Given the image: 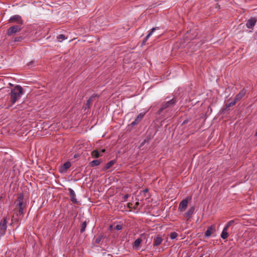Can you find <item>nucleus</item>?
Returning a JSON list of instances; mask_svg holds the SVG:
<instances>
[{"mask_svg":"<svg viewBox=\"0 0 257 257\" xmlns=\"http://www.w3.org/2000/svg\"><path fill=\"white\" fill-rule=\"evenodd\" d=\"M176 102L177 100L175 98H173L171 100L167 102H163L162 104L161 107L158 111V114H160L162 111L164 110L173 107L176 103Z\"/></svg>","mask_w":257,"mask_h":257,"instance_id":"obj_2","label":"nucleus"},{"mask_svg":"<svg viewBox=\"0 0 257 257\" xmlns=\"http://www.w3.org/2000/svg\"><path fill=\"white\" fill-rule=\"evenodd\" d=\"M236 102H237L235 100H234L233 101H232L229 103L226 104V107H225V110H228L229 109V107L234 105Z\"/></svg>","mask_w":257,"mask_h":257,"instance_id":"obj_23","label":"nucleus"},{"mask_svg":"<svg viewBox=\"0 0 257 257\" xmlns=\"http://www.w3.org/2000/svg\"><path fill=\"white\" fill-rule=\"evenodd\" d=\"M105 152V149H103L99 151L97 150H93L91 152V156L92 157L95 158H98L100 156H102V154Z\"/></svg>","mask_w":257,"mask_h":257,"instance_id":"obj_8","label":"nucleus"},{"mask_svg":"<svg viewBox=\"0 0 257 257\" xmlns=\"http://www.w3.org/2000/svg\"><path fill=\"white\" fill-rule=\"evenodd\" d=\"M148 189H144L142 191V192L145 194L147 192H148Z\"/></svg>","mask_w":257,"mask_h":257,"instance_id":"obj_32","label":"nucleus"},{"mask_svg":"<svg viewBox=\"0 0 257 257\" xmlns=\"http://www.w3.org/2000/svg\"><path fill=\"white\" fill-rule=\"evenodd\" d=\"M234 223V221L233 220H230L229 221H228L227 222V223L226 224V225L224 227H226V229H228V228L231 226Z\"/></svg>","mask_w":257,"mask_h":257,"instance_id":"obj_27","label":"nucleus"},{"mask_svg":"<svg viewBox=\"0 0 257 257\" xmlns=\"http://www.w3.org/2000/svg\"><path fill=\"white\" fill-rule=\"evenodd\" d=\"M71 167V163L69 162H65L59 169L61 173H65L67 170Z\"/></svg>","mask_w":257,"mask_h":257,"instance_id":"obj_14","label":"nucleus"},{"mask_svg":"<svg viewBox=\"0 0 257 257\" xmlns=\"http://www.w3.org/2000/svg\"><path fill=\"white\" fill-rule=\"evenodd\" d=\"M132 205V203H128V204H127V207H128V208H131V205Z\"/></svg>","mask_w":257,"mask_h":257,"instance_id":"obj_34","label":"nucleus"},{"mask_svg":"<svg viewBox=\"0 0 257 257\" xmlns=\"http://www.w3.org/2000/svg\"><path fill=\"white\" fill-rule=\"evenodd\" d=\"M14 22H16L18 24H21L23 23V21L21 19V17L17 15L11 17L9 20V23H13Z\"/></svg>","mask_w":257,"mask_h":257,"instance_id":"obj_10","label":"nucleus"},{"mask_svg":"<svg viewBox=\"0 0 257 257\" xmlns=\"http://www.w3.org/2000/svg\"><path fill=\"white\" fill-rule=\"evenodd\" d=\"M256 22V20L255 18H250L246 22V27L249 29L252 28L255 25Z\"/></svg>","mask_w":257,"mask_h":257,"instance_id":"obj_16","label":"nucleus"},{"mask_svg":"<svg viewBox=\"0 0 257 257\" xmlns=\"http://www.w3.org/2000/svg\"><path fill=\"white\" fill-rule=\"evenodd\" d=\"M34 63V61H32L31 62H30L28 64V66H31L33 63Z\"/></svg>","mask_w":257,"mask_h":257,"instance_id":"obj_33","label":"nucleus"},{"mask_svg":"<svg viewBox=\"0 0 257 257\" xmlns=\"http://www.w3.org/2000/svg\"><path fill=\"white\" fill-rule=\"evenodd\" d=\"M19 40V38H15L14 41L17 42Z\"/></svg>","mask_w":257,"mask_h":257,"instance_id":"obj_35","label":"nucleus"},{"mask_svg":"<svg viewBox=\"0 0 257 257\" xmlns=\"http://www.w3.org/2000/svg\"><path fill=\"white\" fill-rule=\"evenodd\" d=\"M87 221H85L82 223V224L80 225V232L83 233L85 231L86 226H87Z\"/></svg>","mask_w":257,"mask_h":257,"instance_id":"obj_22","label":"nucleus"},{"mask_svg":"<svg viewBox=\"0 0 257 257\" xmlns=\"http://www.w3.org/2000/svg\"><path fill=\"white\" fill-rule=\"evenodd\" d=\"M97 97V96L96 95L93 94L88 99V100L87 101V103L85 104V109H86V108L90 107V105L92 103V102Z\"/></svg>","mask_w":257,"mask_h":257,"instance_id":"obj_18","label":"nucleus"},{"mask_svg":"<svg viewBox=\"0 0 257 257\" xmlns=\"http://www.w3.org/2000/svg\"><path fill=\"white\" fill-rule=\"evenodd\" d=\"M23 88L19 85H16L11 91V106L16 103L23 94Z\"/></svg>","mask_w":257,"mask_h":257,"instance_id":"obj_1","label":"nucleus"},{"mask_svg":"<svg viewBox=\"0 0 257 257\" xmlns=\"http://www.w3.org/2000/svg\"><path fill=\"white\" fill-rule=\"evenodd\" d=\"M159 30V27H154L149 32L148 34L146 36V37L144 39L142 42V45H145L146 42L148 41V39L152 35L156 30Z\"/></svg>","mask_w":257,"mask_h":257,"instance_id":"obj_12","label":"nucleus"},{"mask_svg":"<svg viewBox=\"0 0 257 257\" xmlns=\"http://www.w3.org/2000/svg\"><path fill=\"white\" fill-rule=\"evenodd\" d=\"M199 257H202V256H199Z\"/></svg>","mask_w":257,"mask_h":257,"instance_id":"obj_37","label":"nucleus"},{"mask_svg":"<svg viewBox=\"0 0 257 257\" xmlns=\"http://www.w3.org/2000/svg\"><path fill=\"white\" fill-rule=\"evenodd\" d=\"M227 230L228 229H226V227H224L221 233V237L223 239H226L228 236Z\"/></svg>","mask_w":257,"mask_h":257,"instance_id":"obj_20","label":"nucleus"},{"mask_svg":"<svg viewBox=\"0 0 257 257\" xmlns=\"http://www.w3.org/2000/svg\"><path fill=\"white\" fill-rule=\"evenodd\" d=\"M178 236V234L176 232H172L170 234V238L172 239H175Z\"/></svg>","mask_w":257,"mask_h":257,"instance_id":"obj_26","label":"nucleus"},{"mask_svg":"<svg viewBox=\"0 0 257 257\" xmlns=\"http://www.w3.org/2000/svg\"><path fill=\"white\" fill-rule=\"evenodd\" d=\"M139 202H138H138H137L135 203V206H134V208H135V209H136V208H137L138 206L139 205Z\"/></svg>","mask_w":257,"mask_h":257,"instance_id":"obj_29","label":"nucleus"},{"mask_svg":"<svg viewBox=\"0 0 257 257\" xmlns=\"http://www.w3.org/2000/svg\"><path fill=\"white\" fill-rule=\"evenodd\" d=\"M68 190H69V195L70 197L71 201L73 203L77 204L78 203V201L76 198V194L75 193V192L71 188H69Z\"/></svg>","mask_w":257,"mask_h":257,"instance_id":"obj_13","label":"nucleus"},{"mask_svg":"<svg viewBox=\"0 0 257 257\" xmlns=\"http://www.w3.org/2000/svg\"><path fill=\"white\" fill-rule=\"evenodd\" d=\"M128 196H129L128 194H125L123 197L124 199H125V200L128 197Z\"/></svg>","mask_w":257,"mask_h":257,"instance_id":"obj_31","label":"nucleus"},{"mask_svg":"<svg viewBox=\"0 0 257 257\" xmlns=\"http://www.w3.org/2000/svg\"><path fill=\"white\" fill-rule=\"evenodd\" d=\"M101 240V238L100 237H98L96 239V243H99Z\"/></svg>","mask_w":257,"mask_h":257,"instance_id":"obj_30","label":"nucleus"},{"mask_svg":"<svg viewBox=\"0 0 257 257\" xmlns=\"http://www.w3.org/2000/svg\"><path fill=\"white\" fill-rule=\"evenodd\" d=\"M191 200V197H188L186 199H183L179 204V209L180 211L183 212L187 208L188 202Z\"/></svg>","mask_w":257,"mask_h":257,"instance_id":"obj_5","label":"nucleus"},{"mask_svg":"<svg viewBox=\"0 0 257 257\" xmlns=\"http://www.w3.org/2000/svg\"><path fill=\"white\" fill-rule=\"evenodd\" d=\"M146 112H141L139 113L135 118V120L131 123V125L132 126H135L138 124L142 120Z\"/></svg>","mask_w":257,"mask_h":257,"instance_id":"obj_9","label":"nucleus"},{"mask_svg":"<svg viewBox=\"0 0 257 257\" xmlns=\"http://www.w3.org/2000/svg\"><path fill=\"white\" fill-rule=\"evenodd\" d=\"M8 218L4 217L0 222V235L5 234L7 228Z\"/></svg>","mask_w":257,"mask_h":257,"instance_id":"obj_4","label":"nucleus"},{"mask_svg":"<svg viewBox=\"0 0 257 257\" xmlns=\"http://www.w3.org/2000/svg\"><path fill=\"white\" fill-rule=\"evenodd\" d=\"M122 224H117L115 226V229L117 230H119L122 229Z\"/></svg>","mask_w":257,"mask_h":257,"instance_id":"obj_28","label":"nucleus"},{"mask_svg":"<svg viewBox=\"0 0 257 257\" xmlns=\"http://www.w3.org/2000/svg\"><path fill=\"white\" fill-rule=\"evenodd\" d=\"M23 199L24 196L23 195H19L17 199V202H18L17 205L19 206V215H23L24 213V208L25 205L23 203Z\"/></svg>","mask_w":257,"mask_h":257,"instance_id":"obj_3","label":"nucleus"},{"mask_svg":"<svg viewBox=\"0 0 257 257\" xmlns=\"http://www.w3.org/2000/svg\"><path fill=\"white\" fill-rule=\"evenodd\" d=\"M246 90L244 89H243L241 91L239 92L238 94H237L234 98V100L237 102L239 100H240L246 94Z\"/></svg>","mask_w":257,"mask_h":257,"instance_id":"obj_17","label":"nucleus"},{"mask_svg":"<svg viewBox=\"0 0 257 257\" xmlns=\"http://www.w3.org/2000/svg\"><path fill=\"white\" fill-rule=\"evenodd\" d=\"M194 211L195 207L192 206L189 209L188 211L185 213L184 216L186 218L187 220H189L190 218H191L192 215L194 213Z\"/></svg>","mask_w":257,"mask_h":257,"instance_id":"obj_11","label":"nucleus"},{"mask_svg":"<svg viewBox=\"0 0 257 257\" xmlns=\"http://www.w3.org/2000/svg\"><path fill=\"white\" fill-rule=\"evenodd\" d=\"M163 240L162 236L160 234L157 235L154 238L153 246H157L160 245Z\"/></svg>","mask_w":257,"mask_h":257,"instance_id":"obj_7","label":"nucleus"},{"mask_svg":"<svg viewBox=\"0 0 257 257\" xmlns=\"http://www.w3.org/2000/svg\"><path fill=\"white\" fill-rule=\"evenodd\" d=\"M142 240L141 238H137L134 242L133 247L134 248H137L142 242Z\"/></svg>","mask_w":257,"mask_h":257,"instance_id":"obj_21","label":"nucleus"},{"mask_svg":"<svg viewBox=\"0 0 257 257\" xmlns=\"http://www.w3.org/2000/svg\"><path fill=\"white\" fill-rule=\"evenodd\" d=\"M101 163V161L100 160H93L89 163V166L92 167L98 166Z\"/></svg>","mask_w":257,"mask_h":257,"instance_id":"obj_19","label":"nucleus"},{"mask_svg":"<svg viewBox=\"0 0 257 257\" xmlns=\"http://www.w3.org/2000/svg\"><path fill=\"white\" fill-rule=\"evenodd\" d=\"M255 135L257 136V131H256V132L255 133Z\"/></svg>","mask_w":257,"mask_h":257,"instance_id":"obj_36","label":"nucleus"},{"mask_svg":"<svg viewBox=\"0 0 257 257\" xmlns=\"http://www.w3.org/2000/svg\"><path fill=\"white\" fill-rule=\"evenodd\" d=\"M115 163V161L114 160H111L108 162L105 166V169H108L110 167H111Z\"/></svg>","mask_w":257,"mask_h":257,"instance_id":"obj_24","label":"nucleus"},{"mask_svg":"<svg viewBox=\"0 0 257 257\" xmlns=\"http://www.w3.org/2000/svg\"><path fill=\"white\" fill-rule=\"evenodd\" d=\"M57 39L59 40V42H62L63 40L66 39V38L64 35L60 34L57 37Z\"/></svg>","mask_w":257,"mask_h":257,"instance_id":"obj_25","label":"nucleus"},{"mask_svg":"<svg viewBox=\"0 0 257 257\" xmlns=\"http://www.w3.org/2000/svg\"><path fill=\"white\" fill-rule=\"evenodd\" d=\"M21 29V26L20 25L12 26L8 30L7 34L11 36L12 34L19 32Z\"/></svg>","mask_w":257,"mask_h":257,"instance_id":"obj_6","label":"nucleus"},{"mask_svg":"<svg viewBox=\"0 0 257 257\" xmlns=\"http://www.w3.org/2000/svg\"><path fill=\"white\" fill-rule=\"evenodd\" d=\"M215 230V226L214 225H212L209 226L206 231L205 232V235L206 237H209L211 233L214 231Z\"/></svg>","mask_w":257,"mask_h":257,"instance_id":"obj_15","label":"nucleus"}]
</instances>
